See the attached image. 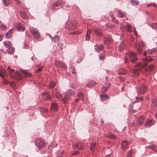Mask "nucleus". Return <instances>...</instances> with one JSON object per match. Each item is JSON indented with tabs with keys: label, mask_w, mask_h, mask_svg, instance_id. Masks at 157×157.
I'll list each match as a JSON object with an SVG mask.
<instances>
[{
	"label": "nucleus",
	"mask_w": 157,
	"mask_h": 157,
	"mask_svg": "<svg viewBox=\"0 0 157 157\" xmlns=\"http://www.w3.org/2000/svg\"><path fill=\"white\" fill-rule=\"evenodd\" d=\"M55 64L56 65L60 67H62L65 69L67 68V66L62 61H57L56 62Z\"/></svg>",
	"instance_id": "17"
},
{
	"label": "nucleus",
	"mask_w": 157,
	"mask_h": 157,
	"mask_svg": "<svg viewBox=\"0 0 157 157\" xmlns=\"http://www.w3.org/2000/svg\"><path fill=\"white\" fill-rule=\"evenodd\" d=\"M78 150H80L82 149V148L84 147V146L81 143H78Z\"/></svg>",
	"instance_id": "40"
},
{
	"label": "nucleus",
	"mask_w": 157,
	"mask_h": 157,
	"mask_svg": "<svg viewBox=\"0 0 157 157\" xmlns=\"http://www.w3.org/2000/svg\"><path fill=\"white\" fill-rule=\"evenodd\" d=\"M147 64V63H141L140 62H138L135 66V68L132 71L133 73L135 75V76H139L140 74L139 71Z\"/></svg>",
	"instance_id": "1"
},
{
	"label": "nucleus",
	"mask_w": 157,
	"mask_h": 157,
	"mask_svg": "<svg viewBox=\"0 0 157 157\" xmlns=\"http://www.w3.org/2000/svg\"><path fill=\"white\" fill-rule=\"evenodd\" d=\"M39 110L40 112H43V108H40Z\"/></svg>",
	"instance_id": "64"
},
{
	"label": "nucleus",
	"mask_w": 157,
	"mask_h": 157,
	"mask_svg": "<svg viewBox=\"0 0 157 157\" xmlns=\"http://www.w3.org/2000/svg\"><path fill=\"white\" fill-rule=\"evenodd\" d=\"M14 51V49L13 48H11V47L9 48H8L6 50L7 52L9 54H13Z\"/></svg>",
	"instance_id": "31"
},
{
	"label": "nucleus",
	"mask_w": 157,
	"mask_h": 157,
	"mask_svg": "<svg viewBox=\"0 0 157 157\" xmlns=\"http://www.w3.org/2000/svg\"><path fill=\"white\" fill-rule=\"evenodd\" d=\"M127 71L122 68H120L118 70V73L120 75H124L127 72Z\"/></svg>",
	"instance_id": "25"
},
{
	"label": "nucleus",
	"mask_w": 157,
	"mask_h": 157,
	"mask_svg": "<svg viewBox=\"0 0 157 157\" xmlns=\"http://www.w3.org/2000/svg\"><path fill=\"white\" fill-rule=\"evenodd\" d=\"M142 48H137V52L140 54H141L142 53Z\"/></svg>",
	"instance_id": "50"
},
{
	"label": "nucleus",
	"mask_w": 157,
	"mask_h": 157,
	"mask_svg": "<svg viewBox=\"0 0 157 157\" xmlns=\"http://www.w3.org/2000/svg\"><path fill=\"white\" fill-rule=\"evenodd\" d=\"M104 85H105L107 89L109 88L110 87L111 85V84L110 83H107L105 84Z\"/></svg>",
	"instance_id": "49"
},
{
	"label": "nucleus",
	"mask_w": 157,
	"mask_h": 157,
	"mask_svg": "<svg viewBox=\"0 0 157 157\" xmlns=\"http://www.w3.org/2000/svg\"><path fill=\"white\" fill-rule=\"evenodd\" d=\"M104 57L105 56L104 55L100 56H99V59L100 60H102Z\"/></svg>",
	"instance_id": "51"
},
{
	"label": "nucleus",
	"mask_w": 157,
	"mask_h": 157,
	"mask_svg": "<svg viewBox=\"0 0 157 157\" xmlns=\"http://www.w3.org/2000/svg\"><path fill=\"white\" fill-rule=\"evenodd\" d=\"M66 27L71 30H74L77 27L76 23L74 21H71L66 24Z\"/></svg>",
	"instance_id": "5"
},
{
	"label": "nucleus",
	"mask_w": 157,
	"mask_h": 157,
	"mask_svg": "<svg viewBox=\"0 0 157 157\" xmlns=\"http://www.w3.org/2000/svg\"><path fill=\"white\" fill-rule=\"evenodd\" d=\"M51 39L52 40V41H54L55 42H57L60 39L59 37V36L57 35H56L54 36V37H52L50 35H49Z\"/></svg>",
	"instance_id": "26"
},
{
	"label": "nucleus",
	"mask_w": 157,
	"mask_h": 157,
	"mask_svg": "<svg viewBox=\"0 0 157 157\" xmlns=\"http://www.w3.org/2000/svg\"><path fill=\"white\" fill-rule=\"evenodd\" d=\"M144 116L139 117L137 121V123L139 125H140L143 123V121L144 120Z\"/></svg>",
	"instance_id": "21"
},
{
	"label": "nucleus",
	"mask_w": 157,
	"mask_h": 157,
	"mask_svg": "<svg viewBox=\"0 0 157 157\" xmlns=\"http://www.w3.org/2000/svg\"><path fill=\"white\" fill-rule=\"evenodd\" d=\"M113 41L111 36L110 35H106L104 36L103 39L104 43L106 45L110 44L112 43Z\"/></svg>",
	"instance_id": "6"
},
{
	"label": "nucleus",
	"mask_w": 157,
	"mask_h": 157,
	"mask_svg": "<svg viewBox=\"0 0 157 157\" xmlns=\"http://www.w3.org/2000/svg\"><path fill=\"white\" fill-rule=\"evenodd\" d=\"M157 51V49L156 48H153L151 49H149L147 51V53L148 54H151L153 52Z\"/></svg>",
	"instance_id": "36"
},
{
	"label": "nucleus",
	"mask_w": 157,
	"mask_h": 157,
	"mask_svg": "<svg viewBox=\"0 0 157 157\" xmlns=\"http://www.w3.org/2000/svg\"><path fill=\"white\" fill-rule=\"evenodd\" d=\"M20 15L22 18L23 19H27L28 18L26 13L23 11L20 12Z\"/></svg>",
	"instance_id": "30"
},
{
	"label": "nucleus",
	"mask_w": 157,
	"mask_h": 157,
	"mask_svg": "<svg viewBox=\"0 0 157 157\" xmlns=\"http://www.w3.org/2000/svg\"><path fill=\"white\" fill-rule=\"evenodd\" d=\"M128 59H127L125 58L124 59V62L126 64L128 62Z\"/></svg>",
	"instance_id": "63"
},
{
	"label": "nucleus",
	"mask_w": 157,
	"mask_h": 157,
	"mask_svg": "<svg viewBox=\"0 0 157 157\" xmlns=\"http://www.w3.org/2000/svg\"><path fill=\"white\" fill-rule=\"evenodd\" d=\"M59 109V106L55 102L52 103L51 107V110L54 111H57Z\"/></svg>",
	"instance_id": "14"
},
{
	"label": "nucleus",
	"mask_w": 157,
	"mask_h": 157,
	"mask_svg": "<svg viewBox=\"0 0 157 157\" xmlns=\"http://www.w3.org/2000/svg\"><path fill=\"white\" fill-rule=\"evenodd\" d=\"M101 98H103V99L105 101L107 99H108V96L107 95H101Z\"/></svg>",
	"instance_id": "42"
},
{
	"label": "nucleus",
	"mask_w": 157,
	"mask_h": 157,
	"mask_svg": "<svg viewBox=\"0 0 157 157\" xmlns=\"http://www.w3.org/2000/svg\"><path fill=\"white\" fill-rule=\"evenodd\" d=\"M104 135L105 136L112 139H114L115 138V136L109 132H105L104 134Z\"/></svg>",
	"instance_id": "20"
},
{
	"label": "nucleus",
	"mask_w": 157,
	"mask_h": 157,
	"mask_svg": "<svg viewBox=\"0 0 157 157\" xmlns=\"http://www.w3.org/2000/svg\"><path fill=\"white\" fill-rule=\"evenodd\" d=\"M77 97H79L82 101H83L84 100V98L83 93L81 91H79L77 94Z\"/></svg>",
	"instance_id": "23"
},
{
	"label": "nucleus",
	"mask_w": 157,
	"mask_h": 157,
	"mask_svg": "<svg viewBox=\"0 0 157 157\" xmlns=\"http://www.w3.org/2000/svg\"><path fill=\"white\" fill-rule=\"evenodd\" d=\"M0 28L1 29L3 28L4 29H5L6 28V26L5 24H2L0 26Z\"/></svg>",
	"instance_id": "52"
},
{
	"label": "nucleus",
	"mask_w": 157,
	"mask_h": 157,
	"mask_svg": "<svg viewBox=\"0 0 157 157\" xmlns=\"http://www.w3.org/2000/svg\"><path fill=\"white\" fill-rule=\"evenodd\" d=\"M56 85V83L53 81H51L48 87L50 88H52L54 87Z\"/></svg>",
	"instance_id": "35"
},
{
	"label": "nucleus",
	"mask_w": 157,
	"mask_h": 157,
	"mask_svg": "<svg viewBox=\"0 0 157 157\" xmlns=\"http://www.w3.org/2000/svg\"><path fill=\"white\" fill-rule=\"evenodd\" d=\"M133 152L131 150H129L127 155L128 157H132Z\"/></svg>",
	"instance_id": "44"
},
{
	"label": "nucleus",
	"mask_w": 157,
	"mask_h": 157,
	"mask_svg": "<svg viewBox=\"0 0 157 157\" xmlns=\"http://www.w3.org/2000/svg\"><path fill=\"white\" fill-rule=\"evenodd\" d=\"M65 3V2L63 0H60L57 2H54L52 6V10L55 11L60 8L63 7V5Z\"/></svg>",
	"instance_id": "2"
},
{
	"label": "nucleus",
	"mask_w": 157,
	"mask_h": 157,
	"mask_svg": "<svg viewBox=\"0 0 157 157\" xmlns=\"http://www.w3.org/2000/svg\"><path fill=\"white\" fill-rule=\"evenodd\" d=\"M151 27L153 29L157 30V23H155L151 25Z\"/></svg>",
	"instance_id": "41"
},
{
	"label": "nucleus",
	"mask_w": 157,
	"mask_h": 157,
	"mask_svg": "<svg viewBox=\"0 0 157 157\" xmlns=\"http://www.w3.org/2000/svg\"><path fill=\"white\" fill-rule=\"evenodd\" d=\"M16 25V26L17 30L23 31L25 30V29L24 26L20 23H17Z\"/></svg>",
	"instance_id": "12"
},
{
	"label": "nucleus",
	"mask_w": 157,
	"mask_h": 157,
	"mask_svg": "<svg viewBox=\"0 0 157 157\" xmlns=\"http://www.w3.org/2000/svg\"><path fill=\"white\" fill-rule=\"evenodd\" d=\"M122 148L124 150L126 148L127 146L128 145V143L125 140H124L121 142Z\"/></svg>",
	"instance_id": "19"
},
{
	"label": "nucleus",
	"mask_w": 157,
	"mask_h": 157,
	"mask_svg": "<svg viewBox=\"0 0 157 157\" xmlns=\"http://www.w3.org/2000/svg\"><path fill=\"white\" fill-rule=\"evenodd\" d=\"M96 84V83L94 81H91L88 82L87 84V86L90 87L92 88Z\"/></svg>",
	"instance_id": "28"
},
{
	"label": "nucleus",
	"mask_w": 157,
	"mask_h": 157,
	"mask_svg": "<svg viewBox=\"0 0 157 157\" xmlns=\"http://www.w3.org/2000/svg\"><path fill=\"white\" fill-rule=\"evenodd\" d=\"M118 13L117 14V15L119 17L121 18L124 17L125 14L123 13V12H121L119 10H118Z\"/></svg>",
	"instance_id": "33"
},
{
	"label": "nucleus",
	"mask_w": 157,
	"mask_h": 157,
	"mask_svg": "<svg viewBox=\"0 0 157 157\" xmlns=\"http://www.w3.org/2000/svg\"><path fill=\"white\" fill-rule=\"evenodd\" d=\"M147 147V148H149L151 149L154 151L156 147V146L155 145H152L148 146Z\"/></svg>",
	"instance_id": "43"
},
{
	"label": "nucleus",
	"mask_w": 157,
	"mask_h": 157,
	"mask_svg": "<svg viewBox=\"0 0 157 157\" xmlns=\"http://www.w3.org/2000/svg\"><path fill=\"white\" fill-rule=\"evenodd\" d=\"M15 1L17 4H20L21 3V2L19 0H15Z\"/></svg>",
	"instance_id": "59"
},
{
	"label": "nucleus",
	"mask_w": 157,
	"mask_h": 157,
	"mask_svg": "<svg viewBox=\"0 0 157 157\" xmlns=\"http://www.w3.org/2000/svg\"><path fill=\"white\" fill-rule=\"evenodd\" d=\"M43 67H39L38 69L36 71V72H39L40 71L42 70V69L43 68Z\"/></svg>",
	"instance_id": "55"
},
{
	"label": "nucleus",
	"mask_w": 157,
	"mask_h": 157,
	"mask_svg": "<svg viewBox=\"0 0 157 157\" xmlns=\"http://www.w3.org/2000/svg\"><path fill=\"white\" fill-rule=\"evenodd\" d=\"M23 73L25 74L26 76L28 75V71L25 70H23L22 71Z\"/></svg>",
	"instance_id": "57"
},
{
	"label": "nucleus",
	"mask_w": 157,
	"mask_h": 157,
	"mask_svg": "<svg viewBox=\"0 0 157 157\" xmlns=\"http://www.w3.org/2000/svg\"><path fill=\"white\" fill-rule=\"evenodd\" d=\"M155 124V122L152 121L151 120L148 119L147 120L145 123L146 127H150L151 126Z\"/></svg>",
	"instance_id": "16"
},
{
	"label": "nucleus",
	"mask_w": 157,
	"mask_h": 157,
	"mask_svg": "<svg viewBox=\"0 0 157 157\" xmlns=\"http://www.w3.org/2000/svg\"><path fill=\"white\" fill-rule=\"evenodd\" d=\"M94 48L96 51L99 52L101 51L103 48V44H96L94 46Z\"/></svg>",
	"instance_id": "15"
},
{
	"label": "nucleus",
	"mask_w": 157,
	"mask_h": 157,
	"mask_svg": "<svg viewBox=\"0 0 157 157\" xmlns=\"http://www.w3.org/2000/svg\"><path fill=\"white\" fill-rule=\"evenodd\" d=\"M79 153V151H77L73 153L72 154V155H77L78 153Z\"/></svg>",
	"instance_id": "62"
},
{
	"label": "nucleus",
	"mask_w": 157,
	"mask_h": 157,
	"mask_svg": "<svg viewBox=\"0 0 157 157\" xmlns=\"http://www.w3.org/2000/svg\"><path fill=\"white\" fill-rule=\"evenodd\" d=\"M126 56H128L130 58L131 62L133 63L136 61L138 59L135 53L133 52H129L125 53Z\"/></svg>",
	"instance_id": "3"
},
{
	"label": "nucleus",
	"mask_w": 157,
	"mask_h": 157,
	"mask_svg": "<svg viewBox=\"0 0 157 157\" xmlns=\"http://www.w3.org/2000/svg\"><path fill=\"white\" fill-rule=\"evenodd\" d=\"M152 104L154 106L157 107V100H152Z\"/></svg>",
	"instance_id": "45"
},
{
	"label": "nucleus",
	"mask_w": 157,
	"mask_h": 157,
	"mask_svg": "<svg viewBox=\"0 0 157 157\" xmlns=\"http://www.w3.org/2000/svg\"><path fill=\"white\" fill-rule=\"evenodd\" d=\"M121 28L122 30L127 29V31L128 32H131L132 31V28L131 25L128 23H126L125 25L122 24H121Z\"/></svg>",
	"instance_id": "8"
},
{
	"label": "nucleus",
	"mask_w": 157,
	"mask_h": 157,
	"mask_svg": "<svg viewBox=\"0 0 157 157\" xmlns=\"http://www.w3.org/2000/svg\"><path fill=\"white\" fill-rule=\"evenodd\" d=\"M90 38V36L89 35L88 33H87L86 36V40H89Z\"/></svg>",
	"instance_id": "48"
},
{
	"label": "nucleus",
	"mask_w": 157,
	"mask_h": 157,
	"mask_svg": "<svg viewBox=\"0 0 157 157\" xmlns=\"http://www.w3.org/2000/svg\"><path fill=\"white\" fill-rule=\"evenodd\" d=\"M3 43L4 45L7 48H9L11 47V43L10 41H4Z\"/></svg>",
	"instance_id": "27"
},
{
	"label": "nucleus",
	"mask_w": 157,
	"mask_h": 157,
	"mask_svg": "<svg viewBox=\"0 0 157 157\" xmlns=\"http://www.w3.org/2000/svg\"><path fill=\"white\" fill-rule=\"evenodd\" d=\"M94 31L97 35L101 36L102 35L101 30L100 28H95L94 29Z\"/></svg>",
	"instance_id": "24"
},
{
	"label": "nucleus",
	"mask_w": 157,
	"mask_h": 157,
	"mask_svg": "<svg viewBox=\"0 0 157 157\" xmlns=\"http://www.w3.org/2000/svg\"><path fill=\"white\" fill-rule=\"evenodd\" d=\"M126 48V45L124 43V41L121 42L118 46V50L120 52L123 51Z\"/></svg>",
	"instance_id": "11"
},
{
	"label": "nucleus",
	"mask_w": 157,
	"mask_h": 157,
	"mask_svg": "<svg viewBox=\"0 0 157 157\" xmlns=\"http://www.w3.org/2000/svg\"><path fill=\"white\" fill-rule=\"evenodd\" d=\"M42 97L45 100H50V96L48 92L47 91H44L42 94Z\"/></svg>",
	"instance_id": "10"
},
{
	"label": "nucleus",
	"mask_w": 157,
	"mask_h": 157,
	"mask_svg": "<svg viewBox=\"0 0 157 157\" xmlns=\"http://www.w3.org/2000/svg\"><path fill=\"white\" fill-rule=\"evenodd\" d=\"M141 44L144 47L145 46V43L143 41H142L141 43Z\"/></svg>",
	"instance_id": "61"
},
{
	"label": "nucleus",
	"mask_w": 157,
	"mask_h": 157,
	"mask_svg": "<svg viewBox=\"0 0 157 157\" xmlns=\"http://www.w3.org/2000/svg\"><path fill=\"white\" fill-rule=\"evenodd\" d=\"M78 143L77 144H74L73 146V148L74 149H78V146H77Z\"/></svg>",
	"instance_id": "54"
},
{
	"label": "nucleus",
	"mask_w": 157,
	"mask_h": 157,
	"mask_svg": "<svg viewBox=\"0 0 157 157\" xmlns=\"http://www.w3.org/2000/svg\"><path fill=\"white\" fill-rule=\"evenodd\" d=\"M136 100H140V101H141L143 100V98L142 97H140L139 98L137 97H136Z\"/></svg>",
	"instance_id": "58"
},
{
	"label": "nucleus",
	"mask_w": 157,
	"mask_h": 157,
	"mask_svg": "<svg viewBox=\"0 0 157 157\" xmlns=\"http://www.w3.org/2000/svg\"><path fill=\"white\" fill-rule=\"evenodd\" d=\"M3 2L4 6H7L9 5L8 3L6 2V0H3Z\"/></svg>",
	"instance_id": "53"
},
{
	"label": "nucleus",
	"mask_w": 157,
	"mask_h": 157,
	"mask_svg": "<svg viewBox=\"0 0 157 157\" xmlns=\"http://www.w3.org/2000/svg\"><path fill=\"white\" fill-rule=\"evenodd\" d=\"M64 153L63 151L62 152L60 153L57 156V157H64Z\"/></svg>",
	"instance_id": "47"
},
{
	"label": "nucleus",
	"mask_w": 157,
	"mask_h": 157,
	"mask_svg": "<svg viewBox=\"0 0 157 157\" xmlns=\"http://www.w3.org/2000/svg\"><path fill=\"white\" fill-rule=\"evenodd\" d=\"M155 67V66L152 64L149 65L146 69V71H152Z\"/></svg>",
	"instance_id": "29"
},
{
	"label": "nucleus",
	"mask_w": 157,
	"mask_h": 157,
	"mask_svg": "<svg viewBox=\"0 0 157 157\" xmlns=\"http://www.w3.org/2000/svg\"><path fill=\"white\" fill-rule=\"evenodd\" d=\"M75 93V91H74L71 89H70L69 90L67 91L66 93L67 94H68V95L70 96V95L74 94Z\"/></svg>",
	"instance_id": "37"
},
{
	"label": "nucleus",
	"mask_w": 157,
	"mask_h": 157,
	"mask_svg": "<svg viewBox=\"0 0 157 157\" xmlns=\"http://www.w3.org/2000/svg\"><path fill=\"white\" fill-rule=\"evenodd\" d=\"M16 25V26L17 30L23 31L25 30V29L24 26L20 23H17Z\"/></svg>",
	"instance_id": "13"
},
{
	"label": "nucleus",
	"mask_w": 157,
	"mask_h": 157,
	"mask_svg": "<svg viewBox=\"0 0 157 157\" xmlns=\"http://www.w3.org/2000/svg\"><path fill=\"white\" fill-rule=\"evenodd\" d=\"M106 27L108 28H113L115 26V25L113 24H112L110 23H108L106 24Z\"/></svg>",
	"instance_id": "38"
},
{
	"label": "nucleus",
	"mask_w": 157,
	"mask_h": 157,
	"mask_svg": "<svg viewBox=\"0 0 157 157\" xmlns=\"http://www.w3.org/2000/svg\"><path fill=\"white\" fill-rule=\"evenodd\" d=\"M53 94L57 98H61L62 97V95L59 93V90L57 89H55L54 90Z\"/></svg>",
	"instance_id": "18"
},
{
	"label": "nucleus",
	"mask_w": 157,
	"mask_h": 157,
	"mask_svg": "<svg viewBox=\"0 0 157 157\" xmlns=\"http://www.w3.org/2000/svg\"><path fill=\"white\" fill-rule=\"evenodd\" d=\"M79 98L75 99L74 101H72L71 103L72 105L73 106H75L77 105V104L79 101Z\"/></svg>",
	"instance_id": "39"
},
{
	"label": "nucleus",
	"mask_w": 157,
	"mask_h": 157,
	"mask_svg": "<svg viewBox=\"0 0 157 157\" xmlns=\"http://www.w3.org/2000/svg\"><path fill=\"white\" fill-rule=\"evenodd\" d=\"M58 47H59V49L61 50L62 49V46L63 45H62V44H61V43H59L58 44Z\"/></svg>",
	"instance_id": "56"
},
{
	"label": "nucleus",
	"mask_w": 157,
	"mask_h": 157,
	"mask_svg": "<svg viewBox=\"0 0 157 157\" xmlns=\"http://www.w3.org/2000/svg\"><path fill=\"white\" fill-rule=\"evenodd\" d=\"M12 29L9 30L6 34V36L7 38H10L12 35Z\"/></svg>",
	"instance_id": "32"
},
{
	"label": "nucleus",
	"mask_w": 157,
	"mask_h": 157,
	"mask_svg": "<svg viewBox=\"0 0 157 157\" xmlns=\"http://www.w3.org/2000/svg\"><path fill=\"white\" fill-rule=\"evenodd\" d=\"M30 31L36 38L38 39L40 38V34L36 29L33 27L31 28L30 29Z\"/></svg>",
	"instance_id": "7"
},
{
	"label": "nucleus",
	"mask_w": 157,
	"mask_h": 157,
	"mask_svg": "<svg viewBox=\"0 0 157 157\" xmlns=\"http://www.w3.org/2000/svg\"><path fill=\"white\" fill-rule=\"evenodd\" d=\"M131 2L134 6H137L139 3V2L137 0H131Z\"/></svg>",
	"instance_id": "34"
},
{
	"label": "nucleus",
	"mask_w": 157,
	"mask_h": 157,
	"mask_svg": "<svg viewBox=\"0 0 157 157\" xmlns=\"http://www.w3.org/2000/svg\"><path fill=\"white\" fill-rule=\"evenodd\" d=\"M46 145V142L42 139L38 138L35 143V145L39 149L44 147Z\"/></svg>",
	"instance_id": "4"
},
{
	"label": "nucleus",
	"mask_w": 157,
	"mask_h": 157,
	"mask_svg": "<svg viewBox=\"0 0 157 157\" xmlns=\"http://www.w3.org/2000/svg\"><path fill=\"white\" fill-rule=\"evenodd\" d=\"M147 90L146 86L144 84L140 86L138 89V93L140 94H144Z\"/></svg>",
	"instance_id": "9"
},
{
	"label": "nucleus",
	"mask_w": 157,
	"mask_h": 157,
	"mask_svg": "<svg viewBox=\"0 0 157 157\" xmlns=\"http://www.w3.org/2000/svg\"><path fill=\"white\" fill-rule=\"evenodd\" d=\"M69 98V96L66 93L64 96L61 99V101L64 104H66Z\"/></svg>",
	"instance_id": "22"
},
{
	"label": "nucleus",
	"mask_w": 157,
	"mask_h": 157,
	"mask_svg": "<svg viewBox=\"0 0 157 157\" xmlns=\"http://www.w3.org/2000/svg\"><path fill=\"white\" fill-rule=\"evenodd\" d=\"M107 90V88H106V86L105 85H104L103 86V87L102 89L101 92L102 93L105 92Z\"/></svg>",
	"instance_id": "46"
},
{
	"label": "nucleus",
	"mask_w": 157,
	"mask_h": 157,
	"mask_svg": "<svg viewBox=\"0 0 157 157\" xmlns=\"http://www.w3.org/2000/svg\"><path fill=\"white\" fill-rule=\"evenodd\" d=\"M48 111V109L46 108H43V112L47 113Z\"/></svg>",
	"instance_id": "60"
}]
</instances>
